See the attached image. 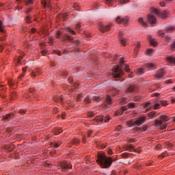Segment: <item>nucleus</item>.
<instances>
[{"mask_svg":"<svg viewBox=\"0 0 175 175\" xmlns=\"http://www.w3.org/2000/svg\"><path fill=\"white\" fill-rule=\"evenodd\" d=\"M96 161L101 167L103 169H107V167L111 166V163H113V159L107 157L103 154H98Z\"/></svg>","mask_w":175,"mask_h":175,"instance_id":"f257e3e1","label":"nucleus"},{"mask_svg":"<svg viewBox=\"0 0 175 175\" xmlns=\"http://www.w3.org/2000/svg\"><path fill=\"white\" fill-rule=\"evenodd\" d=\"M166 121H169V118L166 116H161L160 120H156L154 121V125L155 126L160 128V129H165V128L167 126Z\"/></svg>","mask_w":175,"mask_h":175,"instance_id":"f03ea898","label":"nucleus"},{"mask_svg":"<svg viewBox=\"0 0 175 175\" xmlns=\"http://www.w3.org/2000/svg\"><path fill=\"white\" fill-rule=\"evenodd\" d=\"M146 121V118H139L136 120H129L126 122L128 126H140Z\"/></svg>","mask_w":175,"mask_h":175,"instance_id":"7ed1b4c3","label":"nucleus"},{"mask_svg":"<svg viewBox=\"0 0 175 175\" xmlns=\"http://www.w3.org/2000/svg\"><path fill=\"white\" fill-rule=\"evenodd\" d=\"M122 75H124V71L120 66H117L113 70L112 76L114 79H120Z\"/></svg>","mask_w":175,"mask_h":175,"instance_id":"20e7f679","label":"nucleus"},{"mask_svg":"<svg viewBox=\"0 0 175 175\" xmlns=\"http://www.w3.org/2000/svg\"><path fill=\"white\" fill-rule=\"evenodd\" d=\"M57 39H60V40L65 42V40H68V42H73V37H70L66 34L61 35L59 31H57L56 34Z\"/></svg>","mask_w":175,"mask_h":175,"instance_id":"39448f33","label":"nucleus"},{"mask_svg":"<svg viewBox=\"0 0 175 175\" xmlns=\"http://www.w3.org/2000/svg\"><path fill=\"white\" fill-rule=\"evenodd\" d=\"M151 12L154 13L157 16L162 17L163 18H166V17H167V12L163 11L162 12H159V11L155 8H152L151 9Z\"/></svg>","mask_w":175,"mask_h":175,"instance_id":"423d86ee","label":"nucleus"},{"mask_svg":"<svg viewBox=\"0 0 175 175\" xmlns=\"http://www.w3.org/2000/svg\"><path fill=\"white\" fill-rule=\"evenodd\" d=\"M124 35V30H120L118 33V37L120 38V44L122 46H126V41L125 40V38H122Z\"/></svg>","mask_w":175,"mask_h":175,"instance_id":"0eeeda50","label":"nucleus"},{"mask_svg":"<svg viewBox=\"0 0 175 175\" xmlns=\"http://www.w3.org/2000/svg\"><path fill=\"white\" fill-rule=\"evenodd\" d=\"M110 28H111V24L107 25H100L99 26L100 32H107V31H110Z\"/></svg>","mask_w":175,"mask_h":175,"instance_id":"6e6552de","label":"nucleus"},{"mask_svg":"<svg viewBox=\"0 0 175 175\" xmlns=\"http://www.w3.org/2000/svg\"><path fill=\"white\" fill-rule=\"evenodd\" d=\"M72 167L71 164H68V163L64 162L61 164L62 172H66L67 169H70Z\"/></svg>","mask_w":175,"mask_h":175,"instance_id":"1a4fd4ad","label":"nucleus"},{"mask_svg":"<svg viewBox=\"0 0 175 175\" xmlns=\"http://www.w3.org/2000/svg\"><path fill=\"white\" fill-rule=\"evenodd\" d=\"M116 23H118V24H126L128 23V18L118 16L116 18Z\"/></svg>","mask_w":175,"mask_h":175,"instance_id":"9d476101","label":"nucleus"},{"mask_svg":"<svg viewBox=\"0 0 175 175\" xmlns=\"http://www.w3.org/2000/svg\"><path fill=\"white\" fill-rule=\"evenodd\" d=\"M96 121H99L100 122H103V121H105V122H109V121H110V118H109V116H105L104 118L103 116H100L96 118Z\"/></svg>","mask_w":175,"mask_h":175,"instance_id":"9b49d317","label":"nucleus"},{"mask_svg":"<svg viewBox=\"0 0 175 175\" xmlns=\"http://www.w3.org/2000/svg\"><path fill=\"white\" fill-rule=\"evenodd\" d=\"M148 21L150 24H155L157 23V18L152 14L148 15Z\"/></svg>","mask_w":175,"mask_h":175,"instance_id":"f8f14e48","label":"nucleus"},{"mask_svg":"<svg viewBox=\"0 0 175 175\" xmlns=\"http://www.w3.org/2000/svg\"><path fill=\"white\" fill-rule=\"evenodd\" d=\"M165 75V70L163 68H161L157 71L156 73L155 77L157 79H161V77H163Z\"/></svg>","mask_w":175,"mask_h":175,"instance_id":"ddd939ff","label":"nucleus"},{"mask_svg":"<svg viewBox=\"0 0 175 175\" xmlns=\"http://www.w3.org/2000/svg\"><path fill=\"white\" fill-rule=\"evenodd\" d=\"M137 91V87L135 86V85H132L127 88L126 90V92H136Z\"/></svg>","mask_w":175,"mask_h":175,"instance_id":"4468645a","label":"nucleus"},{"mask_svg":"<svg viewBox=\"0 0 175 175\" xmlns=\"http://www.w3.org/2000/svg\"><path fill=\"white\" fill-rule=\"evenodd\" d=\"M126 110H128V108H126V107H122L120 110H118L116 111L115 116H122V114H124V112Z\"/></svg>","mask_w":175,"mask_h":175,"instance_id":"2eb2a0df","label":"nucleus"},{"mask_svg":"<svg viewBox=\"0 0 175 175\" xmlns=\"http://www.w3.org/2000/svg\"><path fill=\"white\" fill-rule=\"evenodd\" d=\"M41 3L44 8H51L50 0H41Z\"/></svg>","mask_w":175,"mask_h":175,"instance_id":"dca6fc26","label":"nucleus"},{"mask_svg":"<svg viewBox=\"0 0 175 175\" xmlns=\"http://www.w3.org/2000/svg\"><path fill=\"white\" fill-rule=\"evenodd\" d=\"M111 103H112L111 97H110L109 96H107L105 102L104 103V106H107V105H111Z\"/></svg>","mask_w":175,"mask_h":175,"instance_id":"f3484780","label":"nucleus"},{"mask_svg":"<svg viewBox=\"0 0 175 175\" xmlns=\"http://www.w3.org/2000/svg\"><path fill=\"white\" fill-rule=\"evenodd\" d=\"M148 39H149V42H150V44L152 46H153V47H157L158 42H157V41H155V40H154L152 38H151V36H149Z\"/></svg>","mask_w":175,"mask_h":175,"instance_id":"a211bd4d","label":"nucleus"},{"mask_svg":"<svg viewBox=\"0 0 175 175\" xmlns=\"http://www.w3.org/2000/svg\"><path fill=\"white\" fill-rule=\"evenodd\" d=\"M138 23L140 24L142 27H147V22L144 21L143 18H138Z\"/></svg>","mask_w":175,"mask_h":175,"instance_id":"6ab92c4d","label":"nucleus"},{"mask_svg":"<svg viewBox=\"0 0 175 175\" xmlns=\"http://www.w3.org/2000/svg\"><path fill=\"white\" fill-rule=\"evenodd\" d=\"M3 27L2 21H0V32H1L3 36H6V33H5V30H3Z\"/></svg>","mask_w":175,"mask_h":175,"instance_id":"aec40b11","label":"nucleus"},{"mask_svg":"<svg viewBox=\"0 0 175 175\" xmlns=\"http://www.w3.org/2000/svg\"><path fill=\"white\" fill-rule=\"evenodd\" d=\"M166 59L169 64H175V58L172 56L167 57Z\"/></svg>","mask_w":175,"mask_h":175,"instance_id":"412c9836","label":"nucleus"},{"mask_svg":"<svg viewBox=\"0 0 175 175\" xmlns=\"http://www.w3.org/2000/svg\"><path fill=\"white\" fill-rule=\"evenodd\" d=\"M38 75H40V69H37L31 72L32 77H36Z\"/></svg>","mask_w":175,"mask_h":175,"instance_id":"4be33fe9","label":"nucleus"},{"mask_svg":"<svg viewBox=\"0 0 175 175\" xmlns=\"http://www.w3.org/2000/svg\"><path fill=\"white\" fill-rule=\"evenodd\" d=\"M13 116H14V113H11L10 114H8L6 116H3V119L5 121H8V120H10V118H12Z\"/></svg>","mask_w":175,"mask_h":175,"instance_id":"5701e85b","label":"nucleus"},{"mask_svg":"<svg viewBox=\"0 0 175 175\" xmlns=\"http://www.w3.org/2000/svg\"><path fill=\"white\" fill-rule=\"evenodd\" d=\"M144 109H146V111H148L149 110H151V103H147L144 105Z\"/></svg>","mask_w":175,"mask_h":175,"instance_id":"b1692460","label":"nucleus"},{"mask_svg":"<svg viewBox=\"0 0 175 175\" xmlns=\"http://www.w3.org/2000/svg\"><path fill=\"white\" fill-rule=\"evenodd\" d=\"M135 107V105L134 103H129L127 106H125L124 107H126V109H134Z\"/></svg>","mask_w":175,"mask_h":175,"instance_id":"393cba45","label":"nucleus"},{"mask_svg":"<svg viewBox=\"0 0 175 175\" xmlns=\"http://www.w3.org/2000/svg\"><path fill=\"white\" fill-rule=\"evenodd\" d=\"M62 132H64V130L62 129L61 128H56L55 129V135H59V133H62Z\"/></svg>","mask_w":175,"mask_h":175,"instance_id":"a878e982","label":"nucleus"},{"mask_svg":"<svg viewBox=\"0 0 175 175\" xmlns=\"http://www.w3.org/2000/svg\"><path fill=\"white\" fill-rule=\"evenodd\" d=\"M105 2L106 5H108L109 6H111V5H113V3L114 2V0H105Z\"/></svg>","mask_w":175,"mask_h":175,"instance_id":"bb28decb","label":"nucleus"},{"mask_svg":"<svg viewBox=\"0 0 175 175\" xmlns=\"http://www.w3.org/2000/svg\"><path fill=\"white\" fill-rule=\"evenodd\" d=\"M77 100L79 102L83 100V94H79L77 95Z\"/></svg>","mask_w":175,"mask_h":175,"instance_id":"cd10ccee","label":"nucleus"},{"mask_svg":"<svg viewBox=\"0 0 175 175\" xmlns=\"http://www.w3.org/2000/svg\"><path fill=\"white\" fill-rule=\"evenodd\" d=\"M61 144H62V142H55V143L53 144V147H54V148H58V147H59V146H60Z\"/></svg>","mask_w":175,"mask_h":175,"instance_id":"c85d7f7f","label":"nucleus"},{"mask_svg":"<svg viewBox=\"0 0 175 175\" xmlns=\"http://www.w3.org/2000/svg\"><path fill=\"white\" fill-rule=\"evenodd\" d=\"M55 102H59L60 103H62L63 98L61 96H57L55 98Z\"/></svg>","mask_w":175,"mask_h":175,"instance_id":"c756f323","label":"nucleus"},{"mask_svg":"<svg viewBox=\"0 0 175 175\" xmlns=\"http://www.w3.org/2000/svg\"><path fill=\"white\" fill-rule=\"evenodd\" d=\"M154 53V49H149L147 50L146 54L147 55H151Z\"/></svg>","mask_w":175,"mask_h":175,"instance_id":"7c9ffc66","label":"nucleus"},{"mask_svg":"<svg viewBox=\"0 0 175 175\" xmlns=\"http://www.w3.org/2000/svg\"><path fill=\"white\" fill-rule=\"evenodd\" d=\"M67 32H69L71 35H76V32L72 30L70 28L66 29Z\"/></svg>","mask_w":175,"mask_h":175,"instance_id":"2f4dec72","label":"nucleus"},{"mask_svg":"<svg viewBox=\"0 0 175 175\" xmlns=\"http://www.w3.org/2000/svg\"><path fill=\"white\" fill-rule=\"evenodd\" d=\"M172 31H174V27L170 26L166 28V31L167 32H172Z\"/></svg>","mask_w":175,"mask_h":175,"instance_id":"473e14b6","label":"nucleus"},{"mask_svg":"<svg viewBox=\"0 0 175 175\" xmlns=\"http://www.w3.org/2000/svg\"><path fill=\"white\" fill-rule=\"evenodd\" d=\"M159 103L162 106H167V102L166 100H160Z\"/></svg>","mask_w":175,"mask_h":175,"instance_id":"72a5a7b5","label":"nucleus"},{"mask_svg":"<svg viewBox=\"0 0 175 175\" xmlns=\"http://www.w3.org/2000/svg\"><path fill=\"white\" fill-rule=\"evenodd\" d=\"M165 157H167V153L166 152L162 153L159 156V158H160V159H162L163 158H165Z\"/></svg>","mask_w":175,"mask_h":175,"instance_id":"f704fd0d","label":"nucleus"},{"mask_svg":"<svg viewBox=\"0 0 175 175\" xmlns=\"http://www.w3.org/2000/svg\"><path fill=\"white\" fill-rule=\"evenodd\" d=\"M170 50L172 51H174V50H175V41H174L173 43L171 44Z\"/></svg>","mask_w":175,"mask_h":175,"instance_id":"c9c22d12","label":"nucleus"},{"mask_svg":"<svg viewBox=\"0 0 175 175\" xmlns=\"http://www.w3.org/2000/svg\"><path fill=\"white\" fill-rule=\"evenodd\" d=\"M26 22L28 24L31 23V16H29V15L27 16V17H26Z\"/></svg>","mask_w":175,"mask_h":175,"instance_id":"e433bc0d","label":"nucleus"},{"mask_svg":"<svg viewBox=\"0 0 175 175\" xmlns=\"http://www.w3.org/2000/svg\"><path fill=\"white\" fill-rule=\"evenodd\" d=\"M80 143V141L77 139H72V144H79Z\"/></svg>","mask_w":175,"mask_h":175,"instance_id":"4c0bfd02","label":"nucleus"},{"mask_svg":"<svg viewBox=\"0 0 175 175\" xmlns=\"http://www.w3.org/2000/svg\"><path fill=\"white\" fill-rule=\"evenodd\" d=\"M128 2H129V0H119L120 4L128 3Z\"/></svg>","mask_w":175,"mask_h":175,"instance_id":"58836bf2","label":"nucleus"},{"mask_svg":"<svg viewBox=\"0 0 175 175\" xmlns=\"http://www.w3.org/2000/svg\"><path fill=\"white\" fill-rule=\"evenodd\" d=\"M33 3V0H27L26 2H25V5H31Z\"/></svg>","mask_w":175,"mask_h":175,"instance_id":"ea45409f","label":"nucleus"},{"mask_svg":"<svg viewBox=\"0 0 175 175\" xmlns=\"http://www.w3.org/2000/svg\"><path fill=\"white\" fill-rule=\"evenodd\" d=\"M148 116L150 118H152V117H154V116H155V112H150V113H148Z\"/></svg>","mask_w":175,"mask_h":175,"instance_id":"a19ab883","label":"nucleus"},{"mask_svg":"<svg viewBox=\"0 0 175 175\" xmlns=\"http://www.w3.org/2000/svg\"><path fill=\"white\" fill-rule=\"evenodd\" d=\"M159 36H161V38H165V33H163L161 31H159Z\"/></svg>","mask_w":175,"mask_h":175,"instance_id":"79ce46f5","label":"nucleus"},{"mask_svg":"<svg viewBox=\"0 0 175 175\" xmlns=\"http://www.w3.org/2000/svg\"><path fill=\"white\" fill-rule=\"evenodd\" d=\"M84 100H85V102H87V103H91V98L90 97L85 98Z\"/></svg>","mask_w":175,"mask_h":175,"instance_id":"37998d69","label":"nucleus"},{"mask_svg":"<svg viewBox=\"0 0 175 175\" xmlns=\"http://www.w3.org/2000/svg\"><path fill=\"white\" fill-rule=\"evenodd\" d=\"M147 66H148V68H154V66H155V65H154V64H152V63H149L147 64Z\"/></svg>","mask_w":175,"mask_h":175,"instance_id":"c03bdc74","label":"nucleus"},{"mask_svg":"<svg viewBox=\"0 0 175 175\" xmlns=\"http://www.w3.org/2000/svg\"><path fill=\"white\" fill-rule=\"evenodd\" d=\"M159 106H160V105L159 103L154 104V110L159 109Z\"/></svg>","mask_w":175,"mask_h":175,"instance_id":"a18cd8bd","label":"nucleus"},{"mask_svg":"<svg viewBox=\"0 0 175 175\" xmlns=\"http://www.w3.org/2000/svg\"><path fill=\"white\" fill-rule=\"evenodd\" d=\"M125 72H129V66L127 64H125V68H124Z\"/></svg>","mask_w":175,"mask_h":175,"instance_id":"49530a36","label":"nucleus"},{"mask_svg":"<svg viewBox=\"0 0 175 175\" xmlns=\"http://www.w3.org/2000/svg\"><path fill=\"white\" fill-rule=\"evenodd\" d=\"M8 84H9V85H10V87L14 85V83H13V81H12V80L8 81Z\"/></svg>","mask_w":175,"mask_h":175,"instance_id":"de8ad7c7","label":"nucleus"},{"mask_svg":"<svg viewBox=\"0 0 175 175\" xmlns=\"http://www.w3.org/2000/svg\"><path fill=\"white\" fill-rule=\"evenodd\" d=\"M92 99L93 100H96V102H98V100H99V96H95L92 98Z\"/></svg>","mask_w":175,"mask_h":175,"instance_id":"09e8293b","label":"nucleus"},{"mask_svg":"<svg viewBox=\"0 0 175 175\" xmlns=\"http://www.w3.org/2000/svg\"><path fill=\"white\" fill-rule=\"evenodd\" d=\"M55 54H57V55H62V53H61V51L57 50L55 51Z\"/></svg>","mask_w":175,"mask_h":175,"instance_id":"8fccbe9b","label":"nucleus"},{"mask_svg":"<svg viewBox=\"0 0 175 175\" xmlns=\"http://www.w3.org/2000/svg\"><path fill=\"white\" fill-rule=\"evenodd\" d=\"M144 69L143 68L138 69V73H140V75H142V73H144Z\"/></svg>","mask_w":175,"mask_h":175,"instance_id":"3c124183","label":"nucleus"},{"mask_svg":"<svg viewBox=\"0 0 175 175\" xmlns=\"http://www.w3.org/2000/svg\"><path fill=\"white\" fill-rule=\"evenodd\" d=\"M133 146H132V145H128V146H127V149H129V150H133Z\"/></svg>","mask_w":175,"mask_h":175,"instance_id":"603ef678","label":"nucleus"},{"mask_svg":"<svg viewBox=\"0 0 175 175\" xmlns=\"http://www.w3.org/2000/svg\"><path fill=\"white\" fill-rule=\"evenodd\" d=\"M139 48H135V49H134V53H135V54H137V53L139 52Z\"/></svg>","mask_w":175,"mask_h":175,"instance_id":"864d4df0","label":"nucleus"},{"mask_svg":"<svg viewBox=\"0 0 175 175\" xmlns=\"http://www.w3.org/2000/svg\"><path fill=\"white\" fill-rule=\"evenodd\" d=\"M116 132H120V131H121V126H118L116 129Z\"/></svg>","mask_w":175,"mask_h":175,"instance_id":"5fc2aeb1","label":"nucleus"},{"mask_svg":"<svg viewBox=\"0 0 175 175\" xmlns=\"http://www.w3.org/2000/svg\"><path fill=\"white\" fill-rule=\"evenodd\" d=\"M18 111L21 113V114H25V111L23 109H20Z\"/></svg>","mask_w":175,"mask_h":175,"instance_id":"6e6d98bb","label":"nucleus"},{"mask_svg":"<svg viewBox=\"0 0 175 175\" xmlns=\"http://www.w3.org/2000/svg\"><path fill=\"white\" fill-rule=\"evenodd\" d=\"M124 58L123 57H121L120 58V65H124Z\"/></svg>","mask_w":175,"mask_h":175,"instance_id":"4d7b16f0","label":"nucleus"},{"mask_svg":"<svg viewBox=\"0 0 175 175\" xmlns=\"http://www.w3.org/2000/svg\"><path fill=\"white\" fill-rule=\"evenodd\" d=\"M21 59H23V56L19 57V58L17 59V63L20 64V61H21Z\"/></svg>","mask_w":175,"mask_h":175,"instance_id":"13d9d810","label":"nucleus"},{"mask_svg":"<svg viewBox=\"0 0 175 175\" xmlns=\"http://www.w3.org/2000/svg\"><path fill=\"white\" fill-rule=\"evenodd\" d=\"M147 128H148L147 126H144L142 128V131H143L144 132H146V131H147Z\"/></svg>","mask_w":175,"mask_h":175,"instance_id":"bf43d9fd","label":"nucleus"},{"mask_svg":"<svg viewBox=\"0 0 175 175\" xmlns=\"http://www.w3.org/2000/svg\"><path fill=\"white\" fill-rule=\"evenodd\" d=\"M31 12H32V8H29V9L26 11V13H27V14L31 13Z\"/></svg>","mask_w":175,"mask_h":175,"instance_id":"052dcab7","label":"nucleus"},{"mask_svg":"<svg viewBox=\"0 0 175 175\" xmlns=\"http://www.w3.org/2000/svg\"><path fill=\"white\" fill-rule=\"evenodd\" d=\"M128 155H129V154H128V153H123V154H122V157H123L124 158L128 157Z\"/></svg>","mask_w":175,"mask_h":175,"instance_id":"680f3d73","label":"nucleus"},{"mask_svg":"<svg viewBox=\"0 0 175 175\" xmlns=\"http://www.w3.org/2000/svg\"><path fill=\"white\" fill-rule=\"evenodd\" d=\"M66 116V114L65 113H63L62 114V118H63V120H65V116Z\"/></svg>","mask_w":175,"mask_h":175,"instance_id":"e2e57ef3","label":"nucleus"},{"mask_svg":"<svg viewBox=\"0 0 175 175\" xmlns=\"http://www.w3.org/2000/svg\"><path fill=\"white\" fill-rule=\"evenodd\" d=\"M92 133V131H89L88 132V137H90V136H91Z\"/></svg>","mask_w":175,"mask_h":175,"instance_id":"0e129e2a","label":"nucleus"},{"mask_svg":"<svg viewBox=\"0 0 175 175\" xmlns=\"http://www.w3.org/2000/svg\"><path fill=\"white\" fill-rule=\"evenodd\" d=\"M36 29H35V28H33V29H31L30 32H31V33H33L36 32Z\"/></svg>","mask_w":175,"mask_h":175,"instance_id":"69168bd1","label":"nucleus"},{"mask_svg":"<svg viewBox=\"0 0 175 175\" xmlns=\"http://www.w3.org/2000/svg\"><path fill=\"white\" fill-rule=\"evenodd\" d=\"M73 81V78L70 77L68 79V83H72Z\"/></svg>","mask_w":175,"mask_h":175,"instance_id":"338daca9","label":"nucleus"},{"mask_svg":"<svg viewBox=\"0 0 175 175\" xmlns=\"http://www.w3.org/2000/svg\"><path fill=\"white\" fill-rule=\"evenodd\" d=\"M160 5H161V8H163V6H165V3L164 2H161Z\"/></svg>","mask_w":175,"mask_h":175,"instance_id":"774afa93","label":"nucleus"}]
</instances>
